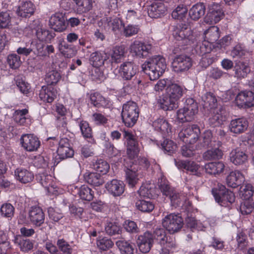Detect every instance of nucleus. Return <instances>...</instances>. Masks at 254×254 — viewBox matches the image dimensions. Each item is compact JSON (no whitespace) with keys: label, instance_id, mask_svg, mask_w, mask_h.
Masks as SVG:
<instances>
[{"label":"nucleus","instance_id":"obj_1","mask_svg":"<svg viewBox=\"0 0 254 254\" xmlns=\"http://www.w3.org/2000/svg\"><path fill=\"white\" fill-rule=\"evenodd\" d=\"M166 67L165 58L160 55L149 59L142 65L143 71L151 80L158 79L164 72Z\"/></svg>","mask_w":254,"mask_h":254},{"label":"nucleus","instance_id":"obj_2","mask_svg":"<svg viewBox=\"0 0 254 254\" xmlns=\"http://www.w3.org/2000/svg\"><path fill=\"white\" fill-rule=\"evenodd\" d=\"M183 88L175 83L166 88V94L161 100V108L165 111L173 110L178 107V101L183 96Z\"/></svg>","mask_w":254,"mask_h":254},{"label":"nucleus","instance_id":"obj_3","mask_svg":"<svg viewBox=\"0 0 254 254\" xmlns=\"http://www.w3.org/2000/svg\"><path fill=\"white\" fill-rule=\"evenodd\" d=\"M198 111V104L195 100L191 98H187L184 107L177 112V119L181 123L191 122L194 120Z\"/></svg>","mask_w":254,"mask_h":254},{"label":"nucleus","instance_id":"obj_4","mask_svg":"<svg viewBox=\"0 0 254 254\" xmlns=\"http://www.w3.org/2000/svg\"><path fill=\"white\" fill-rule=\"evenodd\" d=\"M138 116L139 110L136 103L129 101L123 105L122 118L126 127H133L136 123Z\"/></svg>","mask_w":254,"mask_h":254},{"label":"nucleus","instance_id":"obj_5","mask_svg":"<svg viewBox=\"0 0 254 254\" xmlns=\"http://www.w3.org/2000/svg\"><path fill=\"white\" fill-rule=\"evenodd\" d=\"M211 192L216 201L222 206H229L235 201L234 193L221 184H218V188H213Z\"/></svg>","mask_w":254,"mask_h":254},{"label":"nucleus","instance_id":"obj_6","mask_svg":"<svg viewBox=\"0 0 254 254\" xmlns=\"http://www.w3.org/2000/svg\"><path fill=\"white\" fill-rule=\"evenodd\" d=\"M173 35L180 45H190L197 41V38L192 34L190 28L176 27L173 31Z\"/></svg>","mask_w":254,"mask_h":254},{"label":"nucleus","instance_id":"obj_7","mask_svg":"<svg viewBox=\"0 0 254 254\" xmlns=\"http://www.w3.org/2000/svg\"><path fill=\"white\" fill-rule=\"evenodd\" d=\"M162 225L170 234L180 231L183 226V219L179 215L171 213L162 220Z\"/></svg>","mask_w":254,"mask_h":254},{"label":"nucleus","instance_id":"obj_8","mask_svg":"<svg viewBox=\"0 0 254 254\" xmlns=\"http://www.w3.org/2000/svg\"><path fill=\"white\" fill-rule=\"evenodd\" d=\"M124 137L126 140L127 154L129 159H133L140 151L137 138L131 132L126 130L124 132Z\"/></svg>","mask_w":254,"mask_h":254},{"label":"nucleus","instance_id":"obj_9","mask_svg":"<svg viewBox=\"0 0 254 254\" xmlns=\"http://www.w3.org/2000/svg\"><path fill=\"white\" fill-rule=\"evenodd\" d=\"M191 65V59L186 55H180L176 56L172 63L173 70L177 73L188 70Z\"/></svg>","mask_w":254,"mask_h":254},{"label":"nucleus","instance_id":"obj_10","mask_svg":"<svg viewBox=\"0 0 254 254\" xmlns=\"http://www.w3.org/2000/svg\"><path fill=\"white\" fill-rule=\"evenodd\" d=\"M200 132L198 126L193 125L190 127L182 130L179 133V136L186 143L192 144L197 140Z\"/></svg>","mask_w":254,"mask_h":254},{"label":"nucleus","instance_id":"obj_11","mask_svg":"<svg viewBox=\"0 0 254 254\" xmlns=\"http://www.w3.org/2000/svg\"><path fill=\"white\" fill-rule=\"evenodd\" d=\"M22 147L27 151H37L40 146L39 138L33 134H24L20 138Z\"/></svg>","mask_w":254,"mask_h":254},{"label":"nucleus","instance_id":"obj_12","mask_svg":"<svg viewBox=\"0 0 254 254\" xmlns=\"http://www.w3.org/2000/svg\"><path fill=\"white\" fill-rule=\"evenodd\" d=\"M175 164L179 169L185 170L187 173L197 177L201 176L200 166L194 161L175 159Z\"/></svg>","mask_w":254,"mask_h":254},{"label":"nucleus","instance_id":"obj_13","mask_svg":"<svg viewBox=\"0 0 254 254\" xmlns=\"http://www.w3.org/2000/svg\"><path fill=\"white\" fill-rule=\"evenodd\" d=\"M237 105L242 108H248L254 105V94L251 91H243L236 97Z\"/></svg>","mask_w":254,"mask_h":254},{"label":"nucleus","instance_id":"obj_14","mask_svg":"<svg viewBox=\"0 0 254 254\" xmlns=\"http://www.w3.org/2000/svg\"><path fill=\"white\" fill-rule=\"evenodd\" d=\"M153 243V237L151 233L147 231L138 237L136 244L141 252L148 253Z\"/></svg>","mask_w":254,"mask_h":254},{"label":"nucleus","instance_id":"obj_15","mask_svg":"<svg viewBox=\"0 0 254 254\" xmlns=\"http://www.w3.org/2000/svg\"><path fill=\"white\" fill-rule=\"evenodd\" d=\"M28 219L32 225L39 227L45 222V214L40 207L32 206L28 211Z\"/></svg>","mask_w":254,"mask_h":254},{"label":"nucleus","instance_id":"obj_16","mask_svg":"<svg viewBox=\"0 0 254 254\" xmlns=\"http://www.w3.org/2000/svg\"><path fill=\"white\" fill-rule=\"evenodd\" d=\"M224 12L220 5L213 4L209 8V11L205 18L206 23L211 24L218 22L223 17Z\"/></svg>","mask_w":254,"mask_h":254},{"label":"nucleus","instance_id":"obj_17","mask_svg":"<svg viewBox=\"0 0 254 254\" xmlns=\"http://www.w3.org/2000/svg\"><path fill=\"white\" fill-rule=\"evenodd\" d=\"M151 48L150 44H145L139 41H135L130 46V52L139 58L146 57Z\"/></svg>","mask_w":254,"mask_h":254},{"label":"nucleus","instance_id":"obj_18","mask_svg":"<svg viewBox=\"0 0 254 254\" xmlns=\"http://www.w3.org/2000/svg\"><path fill=\"white\" fill-rule=\"evenodd\" d=\"M119 72L124 80H131L136 74L137 68L131 62H125L120 66Z\"/></svg>","mask_w":254,"mask_h":254},{"label":"nucleus","instance_id":"obj_19","mask_svg":"<svg viewBox=\"0 0 254 254\" xmlns=\"http://www.w3.org/2000/svg\"><path fill=\"white\" fill-rule=\"evenodd\" d=\"M212 113L209 118V123L213 127L219 126L227 119V114L224 108L218 106L213 109Z\"/></svg>","mask_w":254,"mask_h":254},{"label":"nucleus","instance_id":"obj_20","mask_svg":"<svg viewBox=\"0 0 254 254\" xmlns=\"http://www.w3.org/2000/svg\"><path fill=\"white\" fill-rule=\"evenodd\" d=\"M249 122L245 118H239L232 120L229 125V129L231 132L240 134L245 132L248 128Z\"/></svg>","mask_w":254,"mask_h":254},{"label":"nucleus","instance_id":"obj_21","mask_svg":"<svg viewBox=\"0 0 254 254\" xmlns=\"http://www.w3.org/2000/svg\"><path fill=\"white\" fill-rule=\"evenodd\" d=\"M35 6L30 1H23L18 6L16 13L18 16L27 18L32 15L35 11Z\"/></svg>","mask_w":254,"mask_h":254},{"label":"nucleus","instance_id":"obj_22","mask_svg":"<svg viewBox=\"0 0 254 254\" xmlns=\"http://www.w3.org/2000/svg\"><path fill=\"white\" fill-rule=\"evenodd\" d=\"M107 190L115 196H120L125 190V184L123 181L113 179L106 184Z\"/></svg>","mask_w":254,"mask_h":254},{"label":"nucleus","instance_id":"obj_23","mask_svg":"<svg viewBox=\"0 0 254 254\" xmlns=\"http://www.w3.org/2000/svg\"><path fill=\"white\" fill-rule=\"evenodd\" d=\"M49 22L52 28L55 31L62 32L66 28L64 16L61 13H56L52 15Z\"/></svg>","mask_w":254,"mask_h":254},{"label":"nucleus","instance_id":"obj_24","mask_svg":"<svg viewBox=\"0 0 254 254\" xmlns=\"http://www.w3.org/2000/svg\"><path fill=\"white\" fill-rule=\"evenodd\" d=\"M57 91L52 86H43L39 93V98L45 102L52 103L57 96Z\"/></svg>","mask_w":254,"mask_h":254},{"label":"nucleus","instance_id":"obj_25","mask_svg":"<svg viewBox=\"0 0 254 254\" xmlns=\"http://www.w3.org/2000/svg\"><path fill=\"white\" fill-rule=\"evenodd\" d=\"M166 10V6L162 2L153 3L147 8L148 16L152 18L161 17L164 15Z\"/></svg>","mask_w":254,"mask_h":254},{"label":"nucleus","instance_id":"obj_26","mask_svg":"<svg viewBox=\"0 0 254 254\" xmlns=\"http://www.w3.org/2000/svg\"><path fill=\"white\" fill-rule=\"evenodd\" d=\"M234 76L237 78H244L251 71L249 64L244 62L239 61L234 66Z\"/></svg>","mask_w":254,"mask_h":254},{"label":"nucleus","instance_id":"obj_27","mask_svg":"<svg viewBox=\"0 0 254 254\" xmlns=\"http://www.w3.org/2000/svg\"><path fill=\"white\" fill-rule=\"evenodd\" d=\"M244 181V176L239 171H235L230 172L226 178L227 185L233 188H235L240 186Z\"/></svg>","mask_w":254,"mask_h":254},{"label":"nucleus","instance_id":"obj_28","mask_svg":"<svg viewBox=\"0 0 254 254\" xmlns=\"http://www.w3.org/2000/svg\"><path fill=\"white\" fill-rule=\"evenodd\" d=\"M108 59V55L104 52L96 51L90 55L89 62L93 66L100 67Z\"/></svg>","mask_w":254,"mask_h":254},{"label":"nucleus","instance_id":"obj_29","mask_svg":"<svg viewBox=\"0 0 254 254\" xmlns=\"http://www.w3.org/2000/svg\"><path fill=\"white\" fill-rule=\"evenodd\" d=\"M230 159L235 165H241L247 162L248 155L240 149H236L230 153Z\"/></svg>","mask_w":254,"mask_h":254},{"label":"nucleus","instance_id":"obj_30","mask_svg":"<svg viewBox=\"0 0 254 254\" xmlns=\"http://www.w3.org/2000/svg\"><path fill=\"white\" fill-rule=\"evenodd\" d=\"M102 20L105 29L111 30L115 32L119 31L122 26V22L118 17H107Z\"/></svg>","mask_w":254,"mask_h":254},{"label":"nucleus","instance_id":"obj_31","mask_svg":"<svg viewBox=\"0 0 254 254\" xmlns=\"http://www.w3.org/2000/svg\"><path fill=\"white\" fill-rule=\"evenodd\" d=\"M37 180L46 189L48 193H54V188L53 187L52 177L47 173H39L37 176Z\"/></svg>","mask_w":254,"mask_h":254},{"label":"nucleus","instance_id":"obj_32","mask_svg":"<svg viewBox=\"0 0 254 254\" xmlns=\"http://www.w3.org/2000/svg\"><path fill=\"white\" fill-rule=\"evenodd\" d=\"M15 176L23 184L29 183L34 179V175L31 171L22 168H18L15 171Z\"/></svg>","mask_w":254,"mask_h":254},{"label":"nucleus","instance_id":"obj_33","mask_svg":"<svg viewBox=\"0 0 254 254\" xmlns=\"http://www.w3.org/2000/svg\"><path fill=\"white\" fill-rule=\"evenodd\" d=\"M225 168L222 162H214L206 164L204 166L205 172L210 175H216L223 172Z\"/></svg>","mask_w":254,"mask_h":254},{"label":"nucleus","instance_id":"obj_34","mask_svg":"<svg viewBox=\"0 0 254 254\" xmlns=\"http://www.w3.org/2000/svg\"><path fill=\"white\" fill-rule=\"evenodd\" d=\"M205 10V6L203 3H197L190 9V17L192 20H197L204 15Z\"/></svg>","mask_w":254,"mask_h":254},{"label":"nucleus","instance_id":"obj_35","mask_svg":"<svg viewBox=\"0 0 254 254\" xmlns=\"http://www.w3.org/2000/svg\"><path fill=\"white\" fill-rule=\"evenodd\" d=\"M138 193L141 197L153 198L156 196L155 186L152 184H144L138 190Z\"/></svg>","mask_w":254,"mask_h":254},{"label":"nucleus","instance_id":"obj_36","mask_svg":"<svg viewBox=\"0 0 254 254\" xmlns=\"http://www.w3.org/2000/svg\"><path fill=\"white\" fill-rule=\"evenodd\" d=\"M84 178L88 184L94 187L100 186L104 183L103 177L95 172L86 173L84 175Z\"/></svg>","mask_w":254,"mask_h":254},{"label":"nucleus","instance_id":"obj_37","mask_svg":"<svg viewBox=\"0 0 254 254\" xmlns=\"http://www.w3.org/2000/svg\"><path fill=\"white\" fill-rule=\"evenodd\" d=\"M152 126L155 130L161 131L163 135H168L171 130L170 125L163 118H159L155 120L153 122Z\"/></svg>","mask_w":254,"mask_h":254},{"label":"nucleus","instance_id":"obj_38","mask_svg":"<svg viewBox=\"0 0 254 254\" xmlns=\"http://www.w3.org/2000/svg\"><path fill=\"white\" fill-rule=\"evenodd\" d=\"M126 48L124 46H116L113 49L111 55L112 63L118 64L121 63L125 58Z\"/></svg>","mask_w":254,"mask_h":254},{"label":"nucleus","instance_id":"obj_39","mask_svg":"<svg viewBox=\"0 0 254 254\" xmlns=\"http://www.w3.org/2000/svg\"><path fill=\"white\" fill-rule=\"evenodd\" d=\"M14 243L24 252H27L33 248V243L30 240L20 235L15 237Z\"/></svg>","mask_w":254,"mask_h":254},{"label":"nucleus","instance_id":"obj_40","mask_svg":"<svg viewBox=\"0 0 254 254\" xmlns=\"http://www.w3.org/2000/svg\"><path fill=\"white\" fill-rule=\"evenodd\" d=\"M91 103L94 106L100 107H107L109 105V101L98 93H94L90 95Z\"/></svg>","mask_w":254,"mask_h":254},{"label":"nucleus","instance_id":"obj_41","mask_svg":"<svg viewBox=\"0 0 254 254\" xmlns=\"http://www.w3.org/2000/svg\"><path fill=\"white\" fill-rule=\"evenodd\" d=\"M204 40L210 44L216 42L219 38V30L217 26H211L204 33Z\"/></svg>","mask_w":254,"mask_h":254},{"label":"nucleus","instance_id":"obj_42","mask_svg":"<svg viewBox=\"0 0 254 254\" xmlns=\"http://www.w3.org/2000/svg\"><path fill=\"white\" fill-rule=\"evenodd\" d=\"M28 112V110L26 109L16 110L13 116L14 122L20 126L28 125L29 119L25 116Z\"/></svg>","mask_w":254,"mask_h":254},{"label":"nucleus","instance_id":"obj_43","mask_svg":"<svg viewBox=\"0 0 254 254\" xmlns=\"http://www.w3.org/2000/svg\"><path fill=\"white\" fill-rule=\"evenodd\" d=\"M116 245L120 250L122 254H133L134 248L128 241L124 239L116 241Z\"/></svg>","mask_w":254,"mask_h":254},{"label":"nucleus","instance_id":"obj_44","mask_svg":"<svg viewBox=\"0 0 254 254\" xmlns=\"http://www.w3.org/2000/svg\"><path fill=\"white\" fill-rule=\"evenodd\" d=\"M78 194L81 199L90 201L93 199L94 192L87 186L82 185L78 190Z\"/></svg>","mask_w":254,"mask_h":254},{"label":"nucleus","instance_id":"obj_45","mask_svg":"<svg viewBox=\"0 0 254 254\" xmlns=\"http://www.w3.org/2000/svg\"><path fill=\"white\" fill-rule=\"evenodd\" d=\"M223 152L218 148H212L203 154V158L205 160L220 159L222 157Z\"/></svg>","mask_w":254,"mask_h":254},{"label":"nucleus","instance_id":"obj_46","mask_svg":"<svg viewBox=\"0 0 254 254\" xmlns=\"http://www.w3.org/2000/svg\"><path fill=\"white\" fill-rule=\"evenodd\" d=\"M92 0H77V11L79 13H85L91 10L93 7Z\"/></svg>","mask_w":254,"mask_h":254},{"label":"nucleus","instance_id":"obj_47","mask_svg":"<svg viewBox=\"0 0 254 254\" xmlns=\"http://www.w3.org/2000/svg\"><path fill=\"white\" fill-rule=\"evenodd\" d=\"M135 205L137 208L144 212H150L154 208V205L150 200L140 199L136 201Z\"/></svg>","mask_w":254,"mask_h":254},{"label":"nucleus","instance_id":"obj_48","mask_svg":"<svg viewBox=\"0 0 254 254\" xmlns=\"http://www.w3.org/2000/svg\"><path fill=\"white\" fill-rule=\"evenodd\" d=\"M202 100L204 102V108H207L208 110L216 108L217 100L212 93H207L202 97Z\"/></svg>","mask_w":254,"mask_h":254},{"label":"nucleus","instance_id":"obj_49","mask_svg":"<svg viewBox=\"0 0 254 254\" xmlns=\"http://www.w3.org/2000/svg\"><path fill=\"white\" fill-rule=\"evenodd\" d=\"M61 78V74L58 71L52 70L46 73L45 79L48 85H55L59 81Z\"/></svg>","mask_w":254,"mask_h":254},{"label":"nucleus","instance_id":"obj_50","mask_svg":"<svg viewBox=\"0 0 254 254\" xmlns=\"http://www.w3.org/2000/svg\"><path fill=\"white\" fill-rule=\"evenodd\" d=\"M36 34L40 41H49L55 37L54 33L44 28H38Z\"/></svg>","mask_w":254,"mask_h":254},{"label":"nucleus","instance_id":"obj_51","mask_svg":"<svg viewBox=\"0 0 254 254\" xmlns=\"http://www.w3.org/2000/svg\"><path fill=\"white\" fill-rule=\"evenodd\" d=\"M93 169L102 174H106L109 170V164L105 160L97 159L93 164Z\"/></svg>","mask_w":254,"mask_h":254},{"label":"nucleus","instance_id":"obj_52","mask_svg":"<svg viewBox=\"0 0 254 254\" xmlns=\"http://www.w3.org/2000/svg\"><path fill=\"white\" fill-rule=\"evenodd\" d=\"M254 193V188L251 184L246 183L241 187L240 195L244 199H249Z\"/></svg>","mask_w":254,"mask_h":254},{"label":"nucleus","instance_id":"obj_53","mask_svg":"<svg viewBox=\"0 0 254 254\" xmlns=\"http://www.w3.org/2000/svg\"><path fill=\"white\" fill-rule=\"evenodd\" d=\"M195 50L197 54L203 56L211 52L210 44L206 40L202 42H197Z\"/></svg>","mask_w":254,"mask_h":254},{"label":"nucleus","instance_id":"obj_54","mask_svg":"<svg viewBox=\"0 0 254 254\" xmlns=\"http://www.w3.org/2000/svg\"><path fill=\"white\" fill-rule=\"evenodd\" d=\"M200 141L203 147H210L215 146V141L213 139L212 134L210 130H206L204 132Z\"/></svg>","mask_w":254,"mask_h":254},{"label":"nucleus","instance_id":"obj_55","mask_svg":"<svg viewBox=\"0 0 254 254\" xmlns=\"http://www.w3.org/2000/svg\"><path fill=\"white\" fill-rule=\"evenodd\" d=\"M105 230L109 235L119 234L121 230V227L114 221H107L105 225Z\"/></svg>","mask_w":254,"mask_h":254},{"label":"nucleus","instance_id":"obj_56","mask_svg":"<svg viewBox=\"0 0 254 254\" xmlns=\"http://www.w3.org/2000/svg\"><path fill=\"white\" fill-rule=\"evenodd\" d=\"M188 13V8L183 4L179 5L172 13V16L174 19L183 20Z\"/></svg>","mask_w":254,"mask_h":254},{"label":"nucleus","instance_id":"obj_57","mask_svg":"<svg viewBox=\"0 0 254 254\" xmlns=\"http://www.w3.org/2000/svg\"><path fill=\"white\" fill-rule=\"evenodd\" d=\"M126 180L128 185L131 187H134L138 182V175L135 171L127 168L126 170Z\"/></svg>","mask_w":254,"mask_h":254},{"label":"nucleus","instance_id":"obj_58","mask_svg":"<svg viewBox=\"0 0 254 254\" xmlns=\"http://www.w3.org/2000/svg\"><path fill=\"white\" fill-rule=\"evenodd\" d=\"M15 208L9 203L3 204L0 207V213L2 217L11 218L14 214Z\"/></svg>","mask_w":254,"mask_h":254},{"label":"nucleus","instance_id":"obj_59","mask_svg":"<svg viewBox=\"0 0 254 254\" xmlns=\"http://www.w3.org/2000/svg\"><path fill=\"white\" fill-rule=\"evenodd\" d=\"M79 127L84 138H90L92 137V129L87 122L83 120L80 121L79 122Z\"/></svg>","mask_w":254,"mask_h":254},{"label":"nucleus","instance_id":"obj_60","mask_svg":"<svg viewBox=\"0 0 254 254\" xmlns=\"http://www.w3.org/2000/svg\"><path fill=\"white\" fill-rule=\"evenodd\" d=\"M58 155L61 160L72 157L74 154V151L71 147L64 148L59 147L57 149Z\"/></svg>","mask_w":254,"mask_h":254},{"label":"nucleus","instance_id":"obj_61","mask_svg":"<svg viewBox=\"0 0 254 254\" xmlns=\"http://www.w3.org/2000/svg\"><path fill=\"white\" fill-rule=\"evenodd\" d=\"M161 146L164 151L168 154L173 153L177 148L176 144L173 141L167 139L161 143Z\"/></svg>","mask_w":254,"mask_h":254},{"label":"nucleus","instance_id":"obj_62","mask_svg":"<svg viewBox=\"0 0 254 254\" xmlns=\"http://www.w3.org/2000/svg\"><path fill=\"white\" fill-rule=\"evenodd\" d=\"M57 245L59 250L64 254H71L72 252L71 246L64 239H58Z\"/></svg>","mask_w":254,"mask_h":254},{"label":"nucleus","instance_id":"obj_63","mask_svg":"<svg viewBox=\"0 0 254 254\" xmlns=\"http://www.w3.org/2000/svg\"><path fill=\"white\" fill-rule=\"evenodd\" d=\"M59 51L65 58L67 59H70L73 57L76 54L75 48L69 44L65 45V47L60 49Z\"/></svg>","mask_w":254,"mask_h":254},{"label":"nucleus","instance_id":"obj_64","mask_svg":"<svg viewBox=\"0 0 254 254\" xmlns=\"http://www.w3.org/2000/svg\"><path fill=\"white\" fill-rule=\"evenodd\" d=\"M7 62L11 68L16 69L20 65V58L15 54H11L7 57Z\"/></svg>","mask_w":254,"mask_h":254}]
</instances>
